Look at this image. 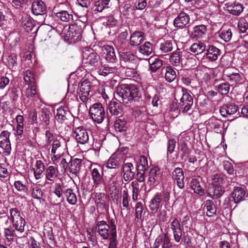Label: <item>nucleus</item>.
<instances>
[{
    "label": "nucleus",
    "mask_w": 248,
    "mask_h": 248,
    "mask_svg": "<svg viewBox=\"0 0 248 248\" xmlns=\"http://www.w3.org/2000/svg\"><path fill=\"white\" fill-rule=\"evenodd\" d=\"M119 54L121 60L126 63H133L136 61V56L131 51H122Z\"/></svg>",
    "instance_id": "obj_28"
},
{
    "label": "nucleus",
    "mask_w": 248,
    "mask_h": 248,
    "mask_svg": "<svg viewBox=\"0 0 248 248\" xmlns=\"http://www.w3.org/2000/svg\"><path fill=\"white\" fill-rule=\"evenodd\" d=\"M21 26L27 32L32 31L34 27L32 20L29 17L22 18Z\"/></svg>",
    "instance_id": "obj_41"
},
{
    "label": "nucleus",
    "mask_w": 248,
    "mask_h": 248,
    "mask_svg": "<svg viewBox=\"0 0 248 248\" xmlns=\"http://www.w3.org/2000/svg\"><path fill=\"white\" fill-rule=\"evenodd\" d=\"M83 62L92 66H98L101 63L100 56L93 49L85 48L82 52Z\"/></svg>",
    "instance_id": "obj_3"
},
{
    "label": "nucleus",
    "mask_w": 248,
    "mask_h": 248,
    "mask_svg": "<svg viewBox=\"0 0 248 248\" xmlns=\"http://www.w3.org/2000/svg\"><path fill=\"white\" fill-rule=\"evenodd\" d=\"M14 186L15 188L20 191L26 192L27 191V188L26 186L24 185L20 181H16L15 182Z\"/></svg>",
    "instance_id": "obj_57"
},
{
    "label": "nucleus",
    "mask_w": 248,
    "mask_h": 248,
    "mask_svg": "<svg viewBox=\"0 0 248 248\" xmlns=\"http://www.w3.org/2000/svg\"><path fill=\"white\" fill-rule=\"evenodd\" d=\"M191 188L194 192L199 195H202L204 190L200 185V181L198 178H193L190 183Z\"/></svg>",
    "instance_id": "obj_32"
},
{
    "label": "nucleus",
    "mask_w": 248,
    "mask_h": 248,
    "mask_svg": "<svg viewBox=\"0 0 248 248\" xmlns=\"http://www.w3.org/2000/svg\"><path fill=\"white\" fill-rule=\"evenodd\" d=\"M101 171H102V169L100 166H98L92 170L91 175L94 184L93 187L96 188L103 181V175L101 174Z\"/></svg>",
    "instance_id": "obj_17"
},
{
    "label": "nucleus",
    "mask_w": 248,
    "mask_h": 248,
    "mask_svg": "<svg viewBox=\"0 0 248 248\" xmlns=\"http://www.w3.org/2000/svg\"><path fill=\"white\" fill-rule=\"evenodd\" d=\"M207 212L206 215L208 217H213L216 213V208L212 200H207L204 203V207Z\"/></svg>",
    "instance_id": "obj_31"
},
{
    "label": "nucleus",
    "mask_w": 248,
    "mask_h": 248,
    "mask_svg": "<svg viewBox=\"0 0 248 248\" xmlns=\"http://www.w3.org/2000/svg\"><path fill=\"white\" fill-rule=\"evenodd\" d=\"M110 0H98L94 3V11L102 12L104 9L109 7Z\"/></svg>",
    "instance_id": "obj_36"
},
{
    "label": "nucleus",
    "mask_w": 248,
    "mask_h": 248,
    "mask_svg": "<svg viewBox=\"0 0 248 248\" xmlns=\"http://www.w3.org/2000/svg\"><path fill=\"white\" fill-rule=\"evenodd\" d=\"M74 133L76 134L75 139L78 143L84 144L88 141L89 135L88 132L83 126L76 128Z\"/></svg>",
    "instance_id": "obj_9"
},
{
    "label": "nucleus",
    "mask_w": 248,
    "mask_h": 248,
    "mask_svg": "<svg viewBox=\"0 0 248 248\" xmlns=\"http://www.w3.org/2000/svg\"><path fill=\"white\" fill-rule=\"evenodd\" d=\"M172 177L174 181H176L178 187L180 189L184 187L183 180L184 176L183 171L180 168H176L172 173Z\"/></svg>",
    "instance_id": "obj_14"
},
{
    "label": "nucleus",
    "mask_w": 248,
    "mask_h": 248,
    "mask_svg": "<svg viewBox=\"0 0 248 248\" xmlns=\"http://www.w3.org/2000/svg\"><path fill=\"white\" fill-rule=\"evenodd\" d=\"M208 125L210 129L219 133L221 132L223 123L221 120L215 117H212L208 121Z\"/></svg>",
    "instance_id": "obj_19"
},
{
    "label": "nucleus",
    "mask_w": 248,
    "mask_h": 248,
    "mask_svg": "<svg viewBox=\"0 0 248 248\" xmlns=\"http://www.w3.org/2000/svg\"><path fill=\"white\" fill-rule=\"evenodd\" d=\"M38 113L40 121L44 123L46 125H49L50 124V118L52 115L50 110L46 108H42Z\"/></svg>",
    "instance_id": "obj_24"
},
{
    "label": "nucleus",
    "mask_w": 248,
    "mask_h": 248,
    "mask_svg": "<svg viewBox=\"0 0 248 248\" xmlns=\"http://www.w3.org/2000/svg\"><path fill=\"white\" fill-rule=\"evenodd\" d=\"M183 95L180 99L179 103L181 109L183 113H186L190 110L191 107L193 104V97L186 92L184 91V89H182Z\"/></svg>",
    "instance_id": "obj_5"
},
{
    "label": "nucleus",
    "mask_w": 248,
    "mask_h": 248,
    "mask_svg": "<svg viewBox=\"0 0 248 248\" xmlns=\"http://www.w3.org/2000/svg\"><path fill=\"white\" fill-rule=\"evenodd\" d=\"M5 236L8 242L12 241L14 238V230L12 228H5L4 230Z\"/></svg>",
    "instance_id": "obj_53"
},
{
    "label": "nucleus",
    "mask_w": 248,
    "mask_h": 248,
    "mask_svg": "<svg viewBox=\"0 0 248 248\" xmlns=\"http://www.w3.org/2000/svg\"><path fill=\"white\" fill-rule=\"evenodd\" d=\"M10 133L7 131H2L0 134V147L5 153L9 155L11 150V143L9 140Z\"/></svg>",
    "instance_id": "obj_7"
},
{
    "label": "nucleus",
    "mask_w": 248,
    "mask_h": 248,
    "mask_svg": "<svg viewBox=\"0 0 248 248\" xmlns=\"http://www.w3.org/2000/svg\"><path fill=\"white\" fill-rule=\"evenodd\" d=\"M117 70L115 67H109L105 65L100 68L98 73L100 75L107 76L109 74H114Z\"/></svg>",
    "instance_id": "obj_38"
},
{
    "label": "nucleus",
    "mask_w": 248,
    "mask_h": 248,
    "mask_svg": "<svg viewBox=\"0 0 248 248\" xmlns=\"http://www.w3.org/2000/svg\"><path fill=\"white\" fill-rule=\"evenodd\" d=\"M57 16L63 22H69L73 19V15L67 11L62 10L56 13Z\"/></svg>",
    "instance_id": "obj_39"
},
{
    "label": "nucleus",
    "mask_w": 248,
    "mask_h": 248,
    "mask_svg": "<svg viewBox=\"0 0 248 248\" xmlns=\"http://www.w3.org/2000/svg\"><path fill=\"white\" fill-rule=\"evenodd\" d=\"M229 12L234 16L239 15L243 11V5L236 1L229 2L226 4Z\"/></svg>",
    "instance_id": "obj_11"
},
{
    "label": "nucleus",
    "mask_w": 248,
    "mask_h": 248,
    "mask_svg": "<svg viewBox=\"0 0 248 248\" xmlns=\"http://www.w3.org/2000/svg\"><path fill=\"white\" fill-rule=\"evenodd\" d=\"M220 54V50L217 47L211 46L207 49L205 53L206 58L211 61H214L217 60L218 55Z\"/></svg>",
    "instance_id": "obj_26"
},
{
    "label": "nucleus",
    "mask_w": 248,
    "mask_h": 248,
    "mask_svg": "<svg viewBox=\"0 0 248 248\" xmlns=\"http://www.w3.org/2000/svg\"><path fill=\"white\" fill-rule=\"evenodd\" d=\"M245 194L246 192L243 188L235 186L231 195L234 202L238 203L244 200Z\"/></svg>",
    "instance_id": "obj_20"
},
{
    "label": "nucleus",
    "mask_w": 248,
    "mask_h": 248,
    "mask_svg": "<svg viewBox=\"0 0 248 248\" xmlns=\"http://www.w3.org/2000/svg\"><path fill=\"white\" fill-rule=\"evenodd\" d=\"M89 113L93 120L98 124L101 123L105 117L104 108L100 103H95L91 106Z\"/></svg>",
    "instance_id": "obj_4"
},
{
    "label": "nucleus",
    "mask_w": 248,
    "mask_h": 248,
    "mask_svg": "<svg viewBox=\"0 0 248 248\" xmlns=\"http://www.w3.org/2000/svg\"><path fill=\"white\" fill-rule=\"evenodd\" d=\"M126 122L124 119H117L116 120L114 128L116 132L118 133H124L126 131L127 127Z\"/></svg>",
    "instance_id": "obj_29"
},
{
    "label": "nucleus",
    "mask_w": 248,
    "mask_h": 248,
    "mask_svg": "<svg viewBox=\"0 0 248 248\" xmlns=\"http://www.w3.org/2000/svg\"><path fill=\"white\" fill-rule=\"evenodd\" d=\"M170 62L175 66L179 65L180 62V55L179 51H175L172 53L170 57Z\"/></svg>",
    "instance_id": "obj_49"
},
{
    "label": "nucleus",
    "mask_w": 248,
    "mask_h": 248,
    "mask_svg": "<svg viewBox=\"0 0 248 248\" xmlns=\"http://www.w3.org/2000/svg\"><path fill=\"white\" fill-rule=\"evenodd\" d=\"M13 226L17 231L22 232L24 231V226L26 224L25 219L23 217H18L17 219L12 221Z\"/></svg>",
    "instance_id": "obj_37"
},
{
    "label": "nucleus",
    "mask_w": 248,
    "mask_h": 248,
    "mask_svg": "<svg viewBox=\"0 0 248 248\" xmlns=\"http://www.w3.org/2000/svg\"><path fill=\"white\" fill-rule=\"evenodd\" d=\"M114 96L120 103L114 101H110L108 109L112 115L118 117L123 114L122 106L120 103L128 106H140L144 103V97L141 92L135 85L132 84H124L118 86Z\"/></svg>",
    "instance_id": "obj_1"
},
{
    "label": "nucleus",
    "mask_w": 248,
    "mask_h": 248,
    "mask_svg": "<svg viewBox=\"0 0 248 248\" xmlns=\"http://www.w3.org/2000/svg\"><path fill=\"white\" fill-rule=\"evenodd\" d=\"M162 248H172L170 239L167 233H165Z\"/></svg>",
    "instance_id": "obj_58"
},
{
    "label": "nucleus",
    "mask_w": 248,
    "mask_h": 248,
    "mask_svg": "<svg viewBox=\"0 0 248 248\" xmlns=\"http://www.w3.org/2000/svg\"><path fill=\"white\" fill-rule=\"evenodd\" d=\"M180 151L182 152V156H188V155L190 154V149L188 148L185 140H183L180 142Z\"/></svg>",
    "instance_id": "obj_48"
},
{
    "label": "nucleus",
    "mask_w": 248,
    "mask_h": 248,
    "mask_svg": "<svg viewBox=\"0 0 248 248\" xmlns=\"http://www.w3.org/2000/svg\"><path fill=\"white\" fill-rule=\"evenodd\" d=\"M86 27L85 22L78 19L76 22L69 26L67 35L73 41H79L81 39L83 29Z\"/></svg>",
    "instance_id": "obj_2"
},
{
    "label": "nucleus",
    "mask_w": 248,
    "mask_h": 248,
    "mask_svg": "<svg viewBox=\"0 0 248 248\" xmlns=\"http://www.w3.org/2000/svg\"><path fill=\"white\" fill-rule=\"evenodd\" d=\"M223 176L221 174H217L212 179L211 186H222Z\"/></svg>",
    "instance_id": "obj_51"
},
{
    "label": "nucleus",
    "mask_w": 248,
    "mask_h": 248,
    "mask_svg": "<svg viewBox=\"0 0 248 248\" xmlns=\"http://www.w3.org/2000/svg\"><path fill=\"white\" fill-rule=\"evenodd\" d=\"M206 49V45L202 42L194 43L190 48V50L196 54H201Z\"/></svg>",
    "instance_id": "obj_34"
},
{
    "label": "nucleus",
    "mask_w": 248,
    "mask_h": 248,
    "mask_svg": "<svg viewBox=\"0 0 248 248\" xmlns=\"http://www.w3.org/2000/svg\"><path fill=\"white\" fill-rule=\"evenodd\" d=\"M10 214L11 220L12 221H14V220L17 219L18 217H22L20 215V213L17 208H14L11 209Z\"/></svg>",
    "instance_id": "obj_60"
},
{
    "label": "nucleus",
    "mask_w": 248,
    "mask_h": 248,
    "mask_svg": "<svg viewBox=\"0 0 248 248\" xmlns=\"http://www.w3.org/2000/svg\"><path fill=\"white\" fill-rule=\"evenodd\" d=\"M36 93V86L35 85H30L27 89L26 96L28 98L33 97Z\"/></svg>",
    "instance_id": "obj_55"
},
{
    "label": "nucleus",
    "mask_w": 248,
    "mask_h": 248,
    "mask_svg": "<svg viewBox=\"0 0 248 248\" xmlns=\"http://www.w3.org/2000/svg\"><path fill=\"white\" fill-rule=\"evenodd\" d=\"M54 192L59 198H60L62 196V184H55V188Z\"/></svg>",
    "instance_id": "obj_62"
},
{
    "label": "nucleus",
    "mask_w": 248,
    "mask_h": 248,
    "mask_svg": "<svg viewBox=\"0 0 248 248\" xmlns=\"http://www.w3.org/2000/svg\"><path fill=\"white\" fill-rule=\"evenodd\" d=\"M82 160L78 158L71 159L69 164V171L76 175L78 173L81 167Z\"/></svg>",
    "instance_id": "obj_27"
},
{
    "label": "nucleus",
    "mask_w": 248,
    "mask_h": 248,
    "mask_svg": "<svg viewBox=\"0 0 248 248\" xmlns=\"http://www.w3.org/2000/svg\"><path fill=\"white\" fill-rule=\"evenodd\" d=\"M171 228L173 232L181 228V225L179 220L175 218L170 223Z\"/></svg>",
    "instance_id": "obj_64"
},
{
    "label": "nucleus",
    "mask_w": 248,
    "mask_h": 248,
    "mask_svg": "<svg viewBox=\"0 0 248 248\" xmlns=\"http://www.w3.org/2000/svg\"><path fill=\"white\" fill-rule=\"evenodd\" d=\"M176 77L175 71L170 67L166 68L165 78L169 82L173 81Z\"/></svg>",
    "instance_id": "obj_45"
},
{
    "label": "nucleus",
    "mask_w": 248,
    "mask_h": 248,
    "mask_svg": "<svg viewBox=\"0 0 248 248\" xmlns=\"http://www.w3.org/2000/svg\"><path fill=\"white\" fill-rule=\"evenodd\" d=\"M162 201V194L161 193H157L154 197L151 200L149 205L150 209L154 213L157 212L159 208L160 204Z\"/></svg>",
    "instance_id": "obj_23"
},
{
    "label": "nucleus",
    "mask_w": 248,
    "mask_h": 248,
    "mask_svg": "<svg viewBox=\"0 0 248 248\" xmlns=\"http://www.w3.org/2000/svg\"><path fill=\"white\" fill-rule=\"evenodd\" d=\"M238 107L234 103H229L221 107L219 112L223 117L231 115L237 112Z\"/></svg>",
    "instance_id": "obj_13"
},
{
    "label": "nucleus",
    "mask_w": 248,
    "mask_h": 248,
    "mask_svg": "<svg viewBox=\"0 0 248 248\" xmlns=\"http://www.w3.org/2000/svg\"><path fill=\"white\" fill-rule=\"evenodd\" d=\"M220 37L225 42H229L232 36V33L231 30H222L219 33Z\"/></svg>",
    "instance_id": "obj_50"
},
{
    "label": "nucleus",
    "mask_w": 248,
    "mask_h": 248,
    "mask_svg": "<svg viewBox=\"0 0 248 248\" xmlns=\"http://www.w3.org/2000/svg\"><path fill=\"white\" fill-rule=\"evenodd\" d=\"M102 50L106 54L105 59L108 63H115L117 62L115 49L112 46L104 45L102 47Z\"/></svg>",
    "instance_id": "obj_8"
},
{
    "label": "nucleus",
    "mask_w": 248,
    "mask_h": 248,
    "mask_svg": "<svg viewBox=\"0 0 248 248\" xmlns=\"http://www.w3.org/2000/svg\"><path fill=\"white\" fill-rule=\"evenodd\" d=\"M24 79L25 82L30 85H33L35 84V79L33 74L30 71H26L24 73Z\"/></svg>",
    "instance_id": "obj_44"
},
{
    "label": "nucleus",
    "mask_w": 248,
    "mask_h": 248,
    "mask_svg": "<svg viewBox=\"0 0 248 248\" xmlns=\"http://www.w3.org/2000/svg\"><path fill=\"white\" fill-rule=\"evenodd\" d=\"M138 184L137 182H133L131 184L132 187V199L134 201H136L138 199V195L139 192V189L137 187Z\"/></svg>",
    "instance_id": "obj_56"
},
{
    "label": "nucleus",
    "mask_w": 248,
    "mask_h": 248,
    "mask_svg": "<svg viewBox=\"0 0 248 248\" xmlns=\"http://www.w3.org/2000/svg\"><path fill=\"white\" fill-rule=\"evenodd\" d=\"M238 27L241 32H246L248 30V23L245 20H241L238 24Z\"/></svg>",
    "instance_id": "obj_59"
},
{
    "label": "nucleus",
    "mask_w": 248,
    "mask_h": 248,
    "mask_svg": "<svg viewBox=\"0 0 248 248\" xmlns=\"http://www.w3.org/2000/svg\"><path fill=\"white\" fill-rule=\"evenodd\" d=\"M173 48V44L172 41L167 40L164 41L161 44L160 49L164 53H167L171 51Z\"/></svg>",
    "instance_id": "obj_43"
},
{
    "label": "nucleus",
    "mask_w": 248,
    "mask_h": 248,
    "mask_svg": "<svg viewBox=\"0 0 248 248\" xmlns=\"http://www.w3.org/2000/svg\"><path fill=\"white\" fill-rule=\"evenodd\" d=\"M43 194V192L38 187L35 186L32 188L31 195L33 198L41 200L42 198Z\"/></svg>",
    "instance_id": "obj_54"
},
{
    "label": "nucleus",
    "mask_w": 248,
    "mask_h": 248,
    "mask_svg": "<svg viewBox=\"0 0 248 248\" xmlns=\"http://www.w3.org/2000/svg\"><path fill=\"white\" fill-rule=\"evenodd\" d=\"M206 31V27L203 25L197 26L194 28V31L192 32L191 37L192 38H198L201 37Z\"/></svg>",
    "instance_id": "obj_33"
},
{
    "label": "nucleus",
    "mask_w": 248,
    "mask_h": 248,
    "mask_svg": "<svg viewBox=\"0 0 248 248\" xmlns=\"http://www.w3.org/2000/svg\"><path fill=\"white\" fill-rule=\"evenodd\" d=\"M71 113L67 108L60 107L57 109V113L55 118L60 123H62L64 121L67 119Z\"/></svg>",
    "instance_id": "obj_22"
},
{
    "label": "nucleus",
    "mask_w": 248,
    "mask_h": 248,
    "mask_svg": "<svg viewBox=\"0 0 248 248\" xmlns=\"http://www.w3.org/2000/svg\"><path fill=\"white\" fill-rule=\"evenodd\" d=\"M133 170V165L131 163H127L124 165L123 167V178L125 181H130L133 179L135 173Z\"/></svg>",
    "instance_id": "obj_18"
},
{
    "label": "nucleus",
    "mask_w": 248,
    "mask_h": 248,
    "mask_svg": "<svg viewBox=\"0 0 248 248\" xmlns=\"http://www.w3.org/2000/svg\"><path fill=\"white\" fill-rule=\"evenodd\" d=\"M176 145V140L175 139H170L169 140L168 144V152H169L170 154L173 153L174 150Z\"/></svg>",
    "instance_id": "obj_61"
},
{
    "label": "nucleus",
    "mask_w": 248,
    "mask_h": 248,
    "mask_svg": "<svg viewBox=\"0 0 248 248\" xmlns=\"http://www.w3.org/2000/svg\"><path fill=\"white\" fill-rule=\"evenodd\" d=\"M149 62L150 69L153 72H156L163 65V61L159 59L150 58Z\"/></svg>",
    "instance_id": "obj_35"
},
{
    "label": "nucleus",
    "mask_w": 248,
    "mask_h": 248,
    "mask_svg": "<svg viewBox=\"0 0 248 248\" xmlns=\"http://www.w3.org/2000/svg\"><path fill=\"white\" fill-rule=\"evenodd\" d=\"M189 16L184 12H181L174 19L173 25L176 28H183L189 23Z\"/></svg>",
    "instance_id": "obj_10"
},
{
    "label": "nucleus",
    "mask_w": 248,
    "mask_h": 248,
    "mask_svg": "<svg viewBox=\"0 0 248 248\" xmlns=\"http://www.w3.org/2000/svg\"><path fill=\"white\" fill-rule=\"evenodd\" d=\"M58 170L57 168L53 166L48 167L46 170V177L49 181H54L58 176Z\"/></svg>",
    "instance_id": "obj_30"
},
{
    "label": "nucleus",
    "mask_w": 248,
    "mask_h": 248,
    "mask_svg": "<svg viewBox=\"0 0 248 248\" xmlns=\"http://www.w3.org/2000/svg\"><path fill=\"white\" fill-rule=\"evenodd\" d=\"M109 228V225L106 221H100L97 222L95 229L104 239H107L109 236L108 232Z\"/></svg>",
    "instance_id": "obj_16"
},
{
    "label": "nucleus",
    "mask_w": 248,
    "mask_h": 248,
    "mask_svg": "<svg viewBox=\"0 0 248 248\" xmlns=\"http://www.w3.org/2000/svg\"><path fill=\"white\" fill-rule=\"evenodd\" d=\"M91 86L92 83L87 79L82 82L80 87V91L78 93L79 97L82 102H85L88 100Z\"/></svg>",
    "instance_id": "obj_6"
},
{
    "label": "nucleus",
    "mask_w": 248,
    "mask_h": 248,
    "mask_svg": "<svg viewBox=\"0 0 248 248\" xmlns=\"http://www.w3.org/2000/svg\"><path fill=\"white\" fill-rule=\"evenodd\" d=\"M119 166V161L117 158L111 157L108 161L107 167L110 169H116Z\"/></svg>",
    "instance_id": "obj_47"
},
{
    "label": "nucleus",
    "mask_w": 248,
    "mask_h": 248,
    "mask_svg": "<svg viewBox=\"0 0 248 248\" xmlns=\"http://www.w3.org/2000/svg\"><path fill=\"white\" fill-rule=\"evenodd\" d=\"M136 219L137 221L142 220V214L143 211V205L140 202H138L136 206Z\"/></svg>",
    "instance_id": "obj_46"
},
{
    "label": "nucleus",
    "mask_w": 248,
    "mask_h": 248,
    "mask_svg": "<svg viewBox=\"0 0 248 248\" xmlns=\"http://www.w3.org/2000/svg\"><path fill=\"white\" fill-rule=\"evenodd\" d=\"M32 11L35 15H43L46 13V7L41 0L34 1L31 6Z\"/></svg>",
    "instance_id": "obj_12"
},
{
    "label": "nucleus",
    "mask_w": 248,
    "mask_h": 248,
    "mask_svg": "<svg viewBox=\"0 0 248 248\" xmlns=\"http://www.w3.org/2000/svg\"><path fill=\"white\" fill-rule=\"evenodd\" d=\"M144 33L141 31H135L131 34L130 39V44L133 46L140 45L143 41Z\"/></svg>",
    "instance_id": "obj_21"
},
{
    "label": "nucleus",
    "mask_w": 248,
    "mask_h": 248,
    "mask_svg": "<svg viewBox=\"0 0 248 248\" xmlns=\"http://www.w3.org/2000/svg\"><path fill=\"white\" fill-rule=\"evenodd\" d=\"M224 192L225 188L222 186H211L208 189V195L214 199L220 198Z\"/></svg>",
    "instance_id": "obj_15"
},
{
    "label": "nucleus",
    "mask_w": 248,
    "mask_h": 248,
    "mask_svg": "<svg viewBox=\"0 0 248 248\" xmlns=\"http://www.w3.org/2000/svg\"><path fill=\"white\" fill-rule=\"evenodd\" d=\"M94 200L97 208L103 209L105 207L107 201V195L104 193H95L94 195Z\"/></svg>",
    "instance_id": "obj_25"
},
{
    "label": "nucleus",
    "mask_w": 248,
    "mask_h": 248,
    "mask_svg": "<svg viewBox=\"0 0 248 248\" xmlns=\"http://www.w3.org/2000/svg\"><path fill=\"white\" fill-rule=\"evenodd\" d=\"M217 90L222 94H227L230 90V85L226 83H223L217 86Z\"/></svg>",
    "instance_id": "obj_52"
},
{
    "label": "nucleus",
    "mask_w": 248,
    "mask_h": 248,
    "mask_svg": "<svg viewBox=\"0 0 248 248\" xmlns=\"http://www.w3.org/2000/svg\"><path fill=\"white\" fill-rule=\"evenodd\" d=\"M139 50L144 55H149L152 52V45L150 42H146L140 47Z\"/></svg>",
    "instance_id": "obj_42"
},
{
    "label": "nucleus",
    "mask_w": 248,
    "mask_h": 248,
    "mask_svg": "<svg viewBox=\"0 0 248 248\" xmlns=\"http://www.w3.org/2000/svg\"><path fill=\"white\" fill-rule=\"evenodd\" d=\"M17 56L15 54H12L8 58V62L9 65L14 67L16 64Z\"/></svg>",
    "instance_id": "obj_63"
},
{
    "label": "nucleus",
    "mask_w": 248,
    "mask_h": 248,
    "mask_svg": "<svg viewBox=\"0 0 248 248\" xmlns=\"http://www.w3.org/2000/svg\"><path fill=\"white\" fill-rule=\"evenodd\" d=\"M65 193L68 203L72 205L75 204L77 201V198L73 190L72 189L69 188L66 190Z\"/></svg>",
    "instance_id": "obj_40"
}]
</instances>
